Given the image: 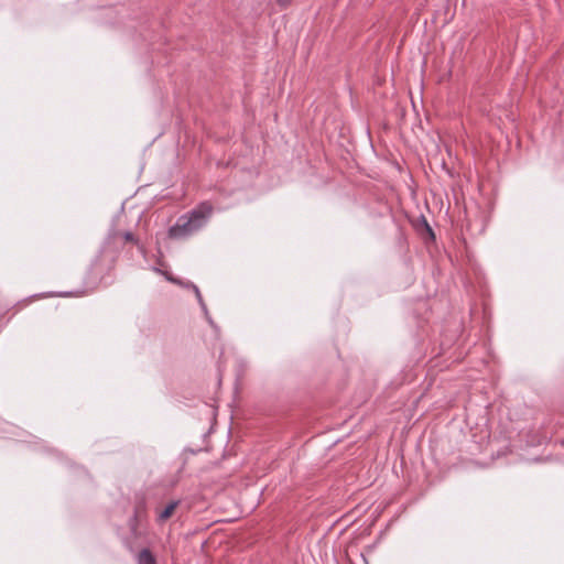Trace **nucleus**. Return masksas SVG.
Masks as SVG:
<instances>
[{"instance_id":"nucleus-1","label":"nucleus","mask_w":564,"mask_h":564,"mask_svg":"<svg viewBox=\"0 0 564 564\" xmlns=\"http://www.w3.org/2000/svg\"><path fill=\"white\" fill-rule=\"evenodd\" d=\"M214 213V206L209 200L199 203L191 212L182 215L175 225L170 227L167 236L174 240L191 237L206 226Z\"/></svg>"},{"instance_id":"nucleus-2","label":"nucleus","mask_w":564,"mask_h":564,"mask_svg":"<svg viewBox=\"0 0 564 564\" xmlns=\"http://www.w3.org/2000/svg\"><path fill=\"white\" fill-rule=\"evenodd\" d=\"M145 516V508H144V505L143 503H140L139 506L135 507L134 509V514L133 517L130 519V522H129V525H130V529H131V532L132 534L138 538L139 536V532H138V527H139V522L140 520L142 519V517Z\"/></svg>"},{"instance_id":"nucleus-3","label":"nucleus","mask_w":564,"mask_h":564,"mask_svg":"<svg viewBox=\"0 0 564 564\" xmlns=\"http://www.w3.org/2000/svg\"><path fill=\"white\" fill-rule=\"evenodd\" d=\"M178 505V500L171 501L161 512H159L158 521L165 522L169 520L174 514Z\"/></svg>"},{"instance_id":"nucleus-4","label":"nucleus","mask_w":564,"mask_h":564,"mask_svg":"<svg viewBox=\"0 0 564 564\" xmlns=\"http://www.w3.org/2000/svg\"><path fill=\"white\" fill-rule=\"evenodd\" d=\"M138 564H156L155 557L149 549H143L138 554Z\"/></svg>"},{"instance_id":"nucleus-5","label":"nucleus","mask_w":564,"mask_h":564,"mask_svg":"<svg viewBox=\"0 0 564 564\" xmlns=\"http://www.w3.org/2000/svg\"><path fill=\"white\" fill-rule=\"evenodd\" d=\"M123 239H124L126 241H128V242H134V243H137V242H138V240L135 239V237L133 236V234H132V232H130V231H127V232H124V234H123Z\"/></svg>"},{"instance_id":"nucleus-6","label":"nucleus","mask_w":564,"mask_h":564,"mask_svg":"<svg viewBox=\"0 0 564 564\" xmlns=\"http://www.w3.org/2000/svg\"><path fill=\"white\" fill-rule=\"evenodd\" d=\"M278 6L282 7V8H286L288 6H290L292 3L293 0H275Z\"/></svg>"},{"instance_id":"nucleus-7","label":"nucleus","mask_w":564,"mask_h":564,"mask_svg":"<svg viewBox=\"0 0 564 564\" xmlns=\"http://www.w3.org/2000/svg\"><path fill=\"white\" fill-rule=\"evenodd\" d=\"M429 231H430L431 236H434L432 228H429Z\"/></svg>"},{"instance_id":"nucleus-8","label":"nucleus","mask_w":564,"mask_h":564,"mask_svg":"<svg viewBox=\"0 0 564 564\" xmlns=\"http://www.w3.org/2000/svg\"><path fill=\"white\" fill-rule=\"evenodd\" d=\"M429 231H430L431 236H434L432 228H429Z\"/></svg>"},{"instance_id":"nucleus-9","label":"nucleus","mask_w":564,"mask_h":564,"mask_svg":"<svg viewBox=\"0 0 564 564\" xmlns=\"http://www.w3.org/2000/svg\"><path fill=\"white\" fill-rule=\"evenodd\" d=\"M429 231H430L431 236H434L432 228H429Z\"/></svg>"}]
</instances>
